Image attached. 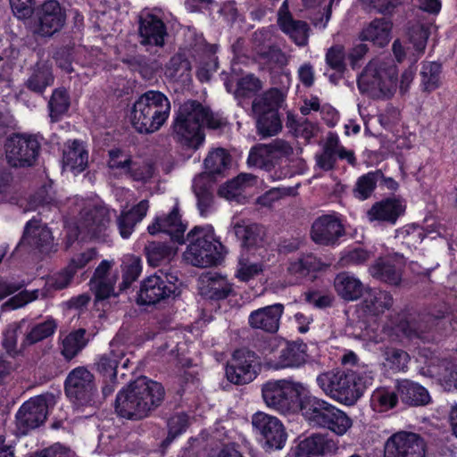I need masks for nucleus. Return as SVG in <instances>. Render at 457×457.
Returning <instances> with one entry per match:
<instances>
[{"mask_svg":"<svg viewBox=\"0 0 457 457\" xmlns=\"http://www.w3.org/2000/svg\"><path fill=\"white\" fill-rule=\"evenodd\" d=\"M149 204L147 200H142L128 212H123L117 219V227L122 238H129L136 225L146 215Z\"/></svg>","mask_w":457,"mask_h":457,"instance_id":"33","label":"nucleus"},{"mask_svg":"<svg viewBox=\"0 0 457 457\" xmlns=\"http://www.w3.org/2000/svg\"><path fill=\"white\" fill-rule=\"evenodd\" d=\"M180 142L193 149L200 145V103L188 100L180 105L174 122Z\"/></svg>","mask_w":457,"mask_h":457,"instance_id":"9","label":"nucleus"},{"mask_svg":"<svg viewBox=\"0 0 457 457\" xmlns=\"http://www.w3.org/2000/svg\"><path fill=\"white\" fill-rule=\"evenodd\" d=\"M303 390L301 383L292 380H270L262 386V395L267 406L287 413L303 406L301 403Z\"/></svg>","mask_w":457,"mask_h":457,"instance_id":"7","label":"nucleus"},{"mask_svg":"<svg viewBox=\"0 0 457 457\" xmlns=\"http://www.w3.org/2000/svg\"><path fill=\"white\" fill-rule=\"evenodd\" d=\"M344 235L342 223L333 215L320 216L312 226L311 237L320 245H334Z\"/></svg>","mask_w":457,"mask_h":457,"instance_id":"22","label":"nucleus"},{"mask_svg":"<svg viewBox=\"0 0 457 457\" xmlns=\"http://www.w3.org/2000/svg\"><path fill=\"white\" fill-rule=\"evenodd\" d=\"M302 410L313 425L329 429L337 436L345 435L353 425L345 412L323 400L309 399Z\"/></svg>","mask_w":457,"mask_h":457,"instance_id":"6","label":"nucleus"},{"mask_svg":"<svg viewBox=\"0 0 457 457\" xmlns=\"http://www.w3.org/2000/svg\"><path fill=\"white\" fill-rule=\"evenodd\" d=\"M54 80L52 69L46 63L38 62L35 65L26 85L29 89L41 94L47 87L53 85Z\"/></svg>","mask_w":457,"mask_h":457,"instance_id":"43","label":"nucleus"},{"mask_svg":"<svg viewBox=\"0 0 457 457\" xmlns=\"http://www.w3.org/2000/svg\"><path fill=\"white\" fill-rule=\"evenodd\" d=\"M126 369L129 364L127 357L126 347L115 342L110 344V348L105 353L97 356L95 368L102 378H116L119 365Z\"/></svg>","mask_w":457,"mask_h":457,"instance_id":"21","label":"nucleus"},{"mask_svg":"<svg viewBox=\"0 0 457 457\" xmlns=\"http://www.w3.org/2000/svg\"><path fill=\"white\" fill-rule=\"evenodd\" d=\"M260 370V361L256 353L242 348L233 353L226 367V376L233 384L245 385L252 382Z\"/></svg>","mask_w":457,"mask_h":457,"instance_id":"12","label":"nucleus"},{"mask_svg":"<svg viewBox=\"0 0 457 457\" xmlns=\"http://www.w3.org/2000/svg\"><path fill=\"white\" fill-rule=\"evenodd\" d=\"M64 389L67 397L76 404L87 405L95 402V377L85 367H77L69 372Z\"/></svg>","mask_w":457,"mask_h":457,"instance_id":"10","label":"nucleus"},{"mask_svg":"<svg viewBox=\"0 0 457 457\" xmlns=\"http://www.w3.org/2000/svg\"><path fill=\"white\" fill-rule=\"evenodd\" d=\"M278 23L283 32L299 46L308 44L309 25L303 21L294 20L290 11L288 1L285 0L278 11Z\"/></svg>","mask_w":457,"mask_h":457,"instance_id":"23","label":"nucleus"},{"mask_svg":"<svg viewBox=\"0 0 457 457\" xmlns=\"http://www.w3.org/2000/svg\"><path fill=\"white\" fill-rule=\"evenodd\" d=\"M373 380V372L360 367L334 369L320 373L316 378L318 386L328 396L346 405L354 404Z\"/></svg>","mask_w":457,"mask_h":457,"instance_id":"2","label":"nucleus"},{"mask_svg":"<svg viewBox=\"0 0 457 457\" xmlns=\"http://www.w3.org/2000/svg\"><path fill=\"white\" fill-rule=\"evenodd\" d=\"M404 205L395 198H387L375 203L367 212L370 221L387 222L395 224L404 212Z\"/></svg>","mask_w":457,"mask_h":457,"instance_id":"27","label":"nucleus"},{"mask_svg":"<svg viewBox=\"0 0 457 457\" xmlns=\"http://www.w3.org/2000/svg\"><path fill=\"white\" fill-rule=\"evenodd\" d=\"M189 242L183 253L184 261L195 267H200V228L194 227L187 236Z\"/></svg>","mask_w":457,"mask_h":457,"instance_id":"55","label":"nucleus"},{"mask_svg":"<svg viewBox=\"0 0 457 457\" xmlns=\"http://www.w3.org/2000/svg\"><path fill=\"white\" fill-rule=\"evenodd\" d=\"M142 270L141 262L138 258H130L124 262L122 268V281L120 284V292L128 289L139 277Z\"/></svg>","mask_w":457,"mask_h":457,"instance_id":"60","label":"nucleus"},{"mask_svg":"<svg viewBox=\"0 0 457 457\" xmlns=\"http://www.w3.org/2000/svg\"><path fill=\"white\" fill-rule=\"evenodd\" d=\"M163 232L170 235L171 239L179 244H184L183 238L186 230V225L181 222L178 207L173 210L164 218H162Z\"/></svg>","mask_w":457,"mask_h":457,"instance_id":"53","label":"nucleus"},{"mask_svg":"<svg viewBox=\"0 0 457 457\" xmlns=\"http://www.w3.org/2000/svg\"><path fill=\"white\" fill-rule=\"evenodd\" d=\"M164 396L162 384L142 376L118 393L115 411L122 418L141 420L160 406Z\"/></svg>","mask_w":457,"mask_h":457,"instance_id":"1","label":"nucleus"},{"mask_svg":"<svg viewBox=\"0 0 457 457\" xmlns=\"http://www.w3.org/2000/svg\"><path fill=\"white\" fill-rule=\"evenodd\" d=\"M74 275L75 274L71 270H70L66 266L60 271L47 278L45 287L40 290H46L47 297H49L51 290L59 291L70 287L74 278Z\"/></svg>","mask_w":457,"mask_h":457,"instance_id":"58","label":"nucleus"},{"mask_svg":"<svg viewBox=\"0 0 457 457\" xmlns=\"http://www.w3.org/2000/svg\"><path fill=\"white\" fill-rule=\"evenodd\" d=\"M131 162V157L120 149L109 152L108 166L111 170H120V173L127 175Z\"/></svg>","mask_w":457,"mask_h":457,"instance_id":"63","label":"nucleus"},{"mask_svg":"<svg viewBox=\"0 0 457 457\" xmlns=\"http://www.w3.org/2000/svg\"><path fill=\"white\" fill-rule=\"evenodd\" d=\"M283 101V93L278 88H270L253 100L252 110L253 114L268 112H278Z\"/></svg>","mask_w":457,"mask_h":457,"instance_id":"40","label":"nucleus"},{"mask_svg":"<svg viewBox=\"0 0 457 457\" xmlns=\"http://www.w3.org/2000/svg\"><path fill=\"white\" fill-rule=\"evenodd\" d=\"M396 389L402 402L411 406L426 405L431 400L424 386L408 379L399 381Z\"/></svg>","mask_w":457,"mask_h":457,"instance_id":"31","label":"nucleus"},{"mask_svg":"<svg viewBox=\"0 0 457 457\" xmlns=\"http://www.w3.org/2000/svg\"><path fill=\"white\" fill-rule=\"evenodd\" d=\"M337 449V443L323 434H313L302 440L298 445L299 453L309 455L329 454L335 453Z\"/></svg>","mask_w":457,"mask_h":457,"instance_id":"34","label":"nucleus"},{"mask_svg":"<svg viewBox=\"0 0 457 457\" xmlns=\"http://www.w3.org/2000/svg\"><path fill=\"white\" fill-rule=\"evenodd\" d=\"M4 146L6 160L13 167L32 166L40 150V143L37 137L25 134L10 137Z\"/></svg>","mask_w":457,"mask_h":457,"instance_id":"11","label":"nucleus"},{"mask_svg":"<svg viewBox=\"0 0 457 457\" xmlns=\"http://www.w3.org/2000/svg\"><path fill=\"white\" fill-rule=\"evenodd\" d=\"M393 303L394 299L390 293L379 289H370L364 294L361 308L369 315L378 316L389 310Z\"/></svg>","mask_w":457,"mask_h":457,"instance_id":"30","label":"nucleus"},{"mask_svg":"<svg viewBox=\"0 0 457 457\" xmlns=\"http://www.w3.org/2000/svg\"><path fill=\"white\" fill-rule=\"evenodd\" d=\"M261 62L267 64L270 69L282 68L288 62L287 56L282 52L280 48L272 45L265 50H260V54H257Z\"/></svg>","mask_w":457,"mask_h":457,"instance_id":"59","label":"nucleus"},{"mask_svg":"<svg viewBox=\"0 0 457 457\" xmlns=\"http://www.w3.org/2000/svg\"><path fill=\"white\" fill-rule=\"evenodd\" d=\"M170 109V102L166 95L158 90H148L133 104L129 120L138 133L152 134L164 125Z\"/></svg>","mask_w":457,"mask_h":457,"instance_id":"3","label":"nucleus"},{"mask_svg":"<svg viewBox=\"0 0 457 457\" xmlns=\"http://www.w3.org/2000/svg\"><path fill=\"white\" fill-rule=\"evenodd\" d=\"M344 46L337 45L331 46L326 54V62L337 72H343L345 70Z\"/></svg>","mask_w":457,"mask_h":457,"instance_id":"64","label":"nucleus"},{"mask_svg":"<svg viewBox=\"0 0 457 457\" xmlns=\"http://www.w3.org/2000/svg\"><path fill=\"white\" fill-rule=\"evenodd\" d=\"M63 168L78 174L86 170L88 163V153L84 143L74 139L65 145L62 156Z\"/></svg>","mask_w":457,"mask_h":457,"instance_id":"28","label":"nucleus"},{"mask_svg":"<svg viewBox=\"0 0 457 457\" xmlns=\"http://www.w3.org/2000/svg\"><path fill=\"white\" fill-rule=\"evenodd\" d=\"M307 345L303 342L287 343L279 352L274 369L297 368L304 364L307 358Z\"/></svg>","mask_w":457,"mask_h":457,"instance_id":"32","label":"nucleus"},{"mask_svg":"<svg viewBox=\"0 0 457 457\" xmlns=\"http://www.w3.org/2000/svg\"><path fill=\"white\" fill-rule=\"evenodd\" d=\"M87 344L86 329L79 328L62 339L61 353L66 360L74 358Z\"/></svg>","mask_w":457,"mask_h":457,"instance_id":"45","label":"nucleus"},{"mask_svg":"<svg viewBox=\"0 0 457 457\" xmlns=\"http://www.w3.org/2000/svg\"><path fill=\"white\" fill-rule=\"evenodd\" d=\"M450 307L446 303H440L430 308L428 312H421L409 319L401 320L393 327L398 334L410 339H418L422 342H429L433 339L431 332L448 320Z\"/></svg>","mask_w":457,"mask_h":457,"instance_id":"5","label":"nucleus"},{"mask_svg":"<svg viewBox=\"0 0 457 457\" xmlns=\"http://www.w3.org/2000/svg\"><path fill=\"white\" fill-rule=\"evenodd\" d=\"M231 291L225 277L214 270H202V297L220 301L227 298Z\"/></svg>","mask_w":457,"mask_h":457,"instance_id":"26","label":"nucleus"},{"mask_svg":"<svg viewBox=\"0 0 457 457\" xmlns=\"http://www.w3.org/2000/svg\"><path fill=\"white\" fill-rule=\"evenodd\" d=\"M430 22L420 19L408 22L407 37L418 54H422L426 48L430 34Z\"/></svg>","mask_w":457,"mask_h":457,"instance_id":"41","label":"nucleus"},{"mask_svg":"<svg viewBox=\"0 0 457 457\" xmlns=\"http://www.w3.org/2000/svg\"><path fill=\"white\" fill-rule=\"evenodd\" d=\"M18 245L26 246L43 254H48L57 250L51 229L37 217L31 218L26 223Z\"/></svg>","mask_w":457,"mask_h":457,"instance_id":"13","label":"nucleus"},{"mask_svg":"<svg viewBox=\"0 0 457 457\" xmlns=\"http://www.w3.org/2000/svg\"><path fill=\"white\" fill-rule=\"evenodd\" d=\"M145 252L149 265L153 267L170 262L176 254V250L170 245L155 241L149 242L145 247Z\"/></svg>","mask_w":457,"mask_h":457,"instance_id":"44","label":"nucleus"},{"mask_svg":"<svg viewBox=\"0 0 457 457\" xmlns=\"http://www.w3.org/2000/svg\"><path fill=\"white\" fill-rule=\"evenodd\" d=\"M337 295L345 301H355L363 295V284L347 272H341L334 279Z\"/></svg>","mask_w":457,"mask_h":457,"instance_id":"36","label":"nucleus"},{"mask_svg":"<svg viewBox=\"0 0 457 457\" xmlns=\"http://www.w3.org/2000/svg\"><path fill=\"white\" fill-rule=\"evenodd\" d=\"M262 271V264L252 262L248 257L241 255L238 260L237 277L242 281H248Z\"/></svg>","mask_w":457,"mask_h":457,"instance_id":"62","label":"nucleus"},{"mask_svg":"<svg viewBox=\"0 0 457 457\" xmlns=\"http://www.w3.org/2000/svg\"><path fill=\"white\" fill-rule=\"evenodd\" d=\"M404 264L403 256L394 253L378 258L370 267L369 270L376 279L390 286H399L402 281Z\"/></svg>","mask_w":457,"mask_h":457,"instance_id":"20","label":"nucleus"},{"mask_svg":"<svg viewBox=\"0 0 457 457\" xmlns=\"http://www.w3.org/2000/svg\"><path fill=\"white\" fill-rule=\"evenodd\" d=\"M57 326L56 320L52 317H48L43 322L33 324L25 334L21 346L25 348L52 337L56 331Z\"/></svg>","mask_w":457,"mask_h":457,"instance_id":"42","label":"nucleus"},{"mask_svg":"<svg viewBox=\"0 0 457 457\" xmlns=\"http://www.w3.org/2000/svg\"><path fill=\"white\" fill-rule=\"evenodd\" d=\"M398 395L385 388L377 389L371 396V404L377 411H386L396 406Z\"/></svg>","mask_w":457,"mask_h":457,"instance_id":"57","label":"nucleus"},{"mask_svg":"<svg viewBox=\"0 0 457 457\" xmlns=\"http://www.w3.org/2000/svg\"><path fill=\"white\" fill-rule=\"evenodd\" d=\"M322 262L312 253L303 254L291 262L287 267V272L296 278L307 276L310 272L320 270Z\"/></svg>","mask_w":457,"mask_h":457,"instance_id":"50","label":"nucleus"},{"mask_svg":"<svg viewBox=\"0 0 457 457\" xmlns=\"http://www.w3.org/2000/svg\"><path fill=\"white\" fill-rule=\"evenodd\" d=\"M233 228L236 237L245 246L259 245L263 241L265 236L264 227L244 220L234 223Z\"/></svg>","mask_w":457,"mask_h":457,"instance_id":"39","label":"nucleus"},{"mask_svg":"<svg viewBox=\"0 0 457 457\" xmlns=\"http://www.w3.org/2000/svg\"><path fill=\"white\" fill-rule=\"evenodd\" d=\"M36 33L50 37L59 32L66 22V13L56 0L46 1L36 12Z\"/></svg>","mask_w":457,"mask_h":457,"instance_id":"15","label":"nucleus"},{"mask_svg":"<svg viewBox=\"0 0 457 457\" xmlns=\"http://www.w3.org/2000/svg\"><path fill=\"white\" fill-rule=\"evenodd\" d=\"M165 77L171 82L187 86L191 81V65L183 54H175L166 65Z\"/></svg>","mask_w":457,"mask_h":457,"instance_id":"38","label":"nucleus"},{"mask_svg":"<svg viewBox=\"0 0 457 457\" xmlns=\"http://www.w3.org/2000/svg\"><path fill=\"white\" fill-rule=\"evenodd\" d=\"M252 424L262 436L267 447L272 450L283 448L287 436L278 418L258 412L253 416Z\"/></svg>","mask_w":457,"mask_h":457,"instance_id":"18","label":"nucleus"},{"mask_svg":"<svg viewBox=\"0 0 457 457\" xmlns=\"http://www.w3.org/2000/svg\"><path fill=\"white\" fill-rule=\"evenodd\" d=\"M230 155L222 148L209 153L204 159L205 171L202 172V184L204 181L214 182L217 176L223 175L230 164Z\"/></svg>","mask_w":457,"mask_h":457,"instance_id":"29","label":"nucleus"},{"mask_svg":"<svg viewBox=\"0 0 457 457\" xmlns=\"http://www.w3.org/2000/svg\"><path fill=\"white\" fill-rule=\"evenodd\" d=\"M392 23L386 18L373 20L361 34V39L383 47L390 40Z\"/></svg>","mask_w":457,"mask_h":457,"instance_id":"35","label":"nucleus"},{"mask_svg":"<svg viewBox=\"0 0 457 457\" xmlns=\"http://www.w3.org/2000/svg\"><path fill=\"white\" fill-rule=\"evenodd\" d=\"M178 280L177 275L158 270L141 282L137 303L139 305H154L175 299L179 294Z\"/></svg>","mask_w":457,"mask_h":457,"instance_id":"8","label":"nucleus"},{"mask_svg":"<svg viewBox=\"0 0 457 457\" xmlns=\"http://www.w3.org/2000/svg\"><path fill=\"white\" fill-rule=\"evenodd\" d=\"M223 245L215 237L211 225L202 227V270L216 267L224 259Z\"/></svg>","mask_w":457,"mask_h":457,"instance_id":"25","label":"nucleus"},{"mask_svg":"<svg viewBox=\"0 0 457 457\" xmlns=\"http://www.w3.org/2000/svg\"><path fill=\"white\" fill-rule=\"evenodd\" d=\"M70 104L71 101L67 90L63 87L54 89L48 102L51 121H58L68 112Z\"/></svg>","mask_w":457,"mask_h":457,"instance_id":"49","label":"nucleus"},{"mask_svg":"<svg viewBox=\"0 0 457 457\" xmlns=\"http://www.w3.org/2000/svg\"><path fill=\"white\" fill-rule=\"evenodd\" d=\"M380 178H383L381 170L369 172L360 177L353 189L354 196L361 200L370 197L376 187L377 181L380 179Z\"/></svg>","mask_w":457,"mask_h":457,"instance_id":"54","label":"nucleus"},{"mask_svg":"<svg viewBox=\"0 0 457 457\" xmlns=\"http://www.w3.org/2000/svg\"><path fill=\"white\" fill-rule=\"evenodd\" d=\"M167 29L162 20L148 11L138 15V37L143 46H163Z\"/></svg>","mask_w":457,"mask_h":457,"instance_id":"19","label":"nucleus"},{"mask_svg":"<svg viewBox=\"0 0 457 457\" xmlns=\"http://www.w3.org/2000/svg\"><path fill=\"white\" fill-rule=\"evenodd\" d=\"M385 366L395 372L404 371L410 361V355L403 349L386 346L381 349Z\"/></svg>","mask_w":457,"mask_h":457,"instance_id":"52","label":"nucleus"},{"mask_svg":"<svg viewBox=\"0 0 457 457\" xmlns=\"http://www.w3.org/2000/svg\"><path fill=\"white\" fill-rule=\"evenodd\" d=\"M111 221L110 211L104 206L85 208L80 213L79 228L90 238L104 241Z\"/></svg>","mask_w":457,"mask_h":457,"instance_id":"17","label":"nucleus"},{"mask_svg":"<svg viewBox=\"0 0 457 457\" xmlns=\"http://www.w3.org/2000/svg\"><path fill=\"white\" fill-rule=\"evenodd\" d=\"M266 145L276 165L279 164L282 158L289 159L294 154L293 146L285 139L276 138Z\"/></svg>","mask_w":457,"mask_h":457,"instance_id":"61","label":"nucleus"},{"mask_svg":"<svg viewBox=\"0 0 457 457\" xmlns=\"http://www.w3.org/2000/svg\"><path fill=\"white\" fill-rule=\"evenodd\" d=\"M397 67L392 60H372L358 78L362 94L374 99L390 98L396 90Z\"/></svg>","mask_w":457,"mask_h":457,"instance_id":"4","label":"nucleus"},{"mask_svg":"<svg viewBox=\"0 0 457 457\" xmlns=\"http://www.w3.org/2000/svg\"><path fill=\"white\" fill-rule=\"evenodd\" d=\"M247 164L266 171H271L277 166L266 144H257L251 148Z\"/></svg>","mask_w":457,"mask_h":457,"instance_id":"48","label":"nucleus"},{"mask_svg":"<svg viewBox=\"0 0 457 457\" xmlns=\"http://www.w3.org/2000/svg\"><path fill=\"white\" fill-rule=\"evenodd\" d=\"M426 444L418 434L398 432L385 445V457H425Z\"/></svg>","mask_w":457,"mask_h":457,"instance_id":"14","label":"nucleus"},{"mask_svg":"<svg viewBox=\"0 0 457 457\" xmlns=\"http://www.w3.org/2000/svg\"><path fill=\"white\" fill-rule=\"evenodd\" d=\"M442 66L436 62L422 63L420 71V86L424 91L431 92L440 86Z\"/></svg>","mask_w":457,"mask_h":457,"instance_id":"51","label":"nucleus"},{"mask_svg":"<svg viewBox=\"0 0 457 457\" xmlns=\"http://www.w3.org/2000/svg\"><path fill=\"white\" fill-rule=\"evenodd\" d=\"M256 183V177L250 173H241L228 180L219 189V195L230 201L240 203L245 197L242 193L245 188Z\"/></svg>","mask_w":457,"mask_h":457,"instance_id":"37","label":"nucleus"},{"mask_svg":"<svg viewBox=\"0 0 457 457\" xmlns=\"http://www.w3.org/2000/svg\"><path fill=\"white\" fill-rule=\"evenodd\" d=\"M337 136L330 133L323 146L322 152L315 155L316 165L324 171L334 169L337 162Z\"/></svg>","mask_w":457,"mask_h":457,"instance_id":"47","label":"nucleus"},{"mask_svg":"<svg viewBox=\"0 0 457 457\" xmlns=\"http://www.w3.org/2000/svg\"><path fill=\"white\" fill-rule=\"evenodd\" d=\"M284 312L282 303H274L253 311L248 317L249 326L267 333H276L279 328L281 316Z\"/></svg>","mask_w":457,"mask_h":457,"instance_id":"24","label":"nucleus"},{"mask_svg":"<svg viewBox=\"0 0 457 457\" xmlns=\"http://www.w3.org/2000/svg\"><path fill=\"white\" fill-rule=\"evenodd\" d=\"M256 116V129L262 138L278 134L282 129V122L278 112H268L254 114Z\"/></svg>","mask_w":457,"mask_h":457,"instance_id":"46","label":"nucleus"},{"mask_svg":"<svg viewBox=\"0 0 457 457\" xmlns=\"http://www.w3.org/2000/svg\"><path fill=\"white\" fill-rule=\"evenodd\" d=\"M46 299L47 298V291L46 290H23L14 296L11 297L8 301H6L3 307L6 309L15 310L18 308H21L26 304L36 301L37 299Z\"/></svg>","mask_w":457,"mask_h":457,"instance_id":"56","label":"nucleus"},{"mask_svg":"<svg viewBox=\"0 0 457 457\" xmlns=\"http://www.w3.org/2000/svg\"><path fill=\"white\" fill-rule=\"evenodd\" d=\"M53 395H37L25 402L16 414L18 425L24 430L32 429L43 424L48 413Z\"/></svg>","mask_w":457,"mask_h":457,"instance_id":"16","label":"nucleus"}]
</instances>
